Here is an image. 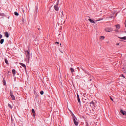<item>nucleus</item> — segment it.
<instances>
[{"label": "nucleus", "instance_id": "1", "mask_svg": "<svg viewBox=\"0 0 126 126\" xmlns=\"http://www.w3.org/2000/svg\"><path fill=\"white\" fill-rule=\"evenodd\" d=\"M26 58L25 61L27 63H29V60L30 59V53H29V51H26Z\"/></svg>", "mask_w": 126, "mask_h": 126}, {"label": "nucleus", "instance_id": "2", "mask_svg": "<svg viewBox=\"0 0 126 126\" xmlns=\"http://www.w3.org/2000/svg\"><path fill=\"white\" fill-rule=\"evenodd\" d=\"M72 116L73 117V121L74 125H75V126H78V124L79 123L78 121V119H77L75 116H74V114H72Z\"/></svg>", "mask_w": 126, "mask_h": 126}, {"label": "nucleus", "instance_id": "3", "mask_svg": "<svg viewBox=\"0 0 126 126\" xmlns=\"http://www.w3.org/2000/svg\"><path fill=\"white\" fill-rule=\"evenodd\" d=\"M105 31L106 32H112L113 31V28L110 27L105 28Z\"/></svg>", "mask_w": 126, "mask_h": 126}, {"label": "nucleus", "instance_id": "4", "mask_svg": "<svg viewBox=\"0 0 126 126\" xmlns=\"http://www.w3.org/2000/svg\"><path fill=\"white\" fill-rule=\"evenodd\" d=\"M19 65H21V66L23 67L24 68H25V69H26V66L25 65V64H23V63H20Z\"/></svg>", "mask_w": 126, "mask_h": 126}, {"label": "nucleus", "instance_id": "5", "mask_svg": "<svg viewBox=\"0 0 126 126\" xmlns=\"http://www.w3.org/2000/svg\"><path fill=\"white\" fill-rule=\"evenodd\" d=\"M90 104L91 107H95V103H94V102L92 101L90 103Z\"/></svg>", "mask_w": 126, "mask_h": 126}, {"label": "nucleus", "instance_id": "6", "mask_svg": "<svg viewBox=\"0 0 126 126\" xmlns=\"http://www.w3.org/2000/svg\"><path fill=\"white\" fill-rule=\"evenodd\" d=\"M54 9L56 10V11H59V7H58V5H56L54 6Z\"/></svg>", "mask_w": 126, "mask_h": 126}, {"label": "nucleus", "instance_id": "7", "mask_svg": "<svg viewBox=\"0 0 126 126\" xmlns=\"http://www.w3.org/2000/svg\"><path fill=\"white\" fill-rule=\"evenodd\" d=\"M88 20L90 21V22H91V23H94V24L95 23V21H93V20L91 19H89Z\"/></svg>", "mask_w": 126, "mask_h": 126}, {"label": "nucleus", "instance_id": "8", "mask_svg": "<svg viewBox=\"0 0 126 126\" xmlns=\"http://www.w3.org/2000/svg\"><path fill=\"white\" fill-rule=\"evenodd\" d=\"M5 37L6 38H9V34H8V32H5Z\"/></svg>", "mask_w": 126, "mask_h": 126}, {"label": "nucleus", "instance_id": "9", "mask_svg": "<svg viewBox=\"0 0 126 126\" xmlns=\"http://www.w3.org/2000/svg\"><path fill=\"white\" fill-rule=\"evenodd\" d=\"M61 18H63L64 17V14H63V12H61Z\"/></svg>", "mask_w": 126, "mask_h": 126}, {"label": "nucleus", "instance_id": "10", "mask_svg": "<svg viewBox=\"0 0 126 126\" xmlns=\"http://www.w3.org/2000/svg\"><path fill=\"white\" fill-rule=\"evenodd\" d=\"M115 27L116 28H118V29H120V28H121V26L120 24L115 25Z\"/></svg>", "mask_w": 126, "mask_h": 126}, {"label": "nucleus", "instance_id": "11", "mask_svg": "<svg viewBox=\"0 0 126 126\" xmlns=\"http://www.w3.org/2000/svg\"><path fill=\"white\" fill-rule=\"evenodd\" d=\"M100 40H101V41H103V40H105V36H100Z\"/></svg>", "mask_w": 126, "mask_h": 126}, {"label": "nucleus", "instance_id": "12", "mask_svg": "<svg viewBox=\"0 0 126 126\" xmlns=\"http://www.w3.org/2000/svg\"><path fill=\"white\" fill-rule=\"evenodd\" d=\"M10 96L12 100H15V97L14 96V95H11Z\"/></svg>", "mask_w": 126, "mask_h": 126}, {"label": "nucleus", "instance_id": "13", "mask_svg": "<svg viewBox=\"0 0 126 126\" xmlns=\"http://www.w3.org/2000/svg\"><path fill=\"white\" fill-rule=\"evenodd\" d=\"M77 100H78V103H80V98H79V95H77Z\"/></svg>", "mask_w": 126, "mask_h": 126}, {"label": "nucleus", "instance_id": "14", "mask_svg": "<svg viewBox=\"0 0 126 126\" xmlns=\"http://www.w3.org/2000/svg\"><path fill=\"white\" fill-rule=\"evenodd\" d=\"M3 43H4V39H1L0 44H3Z\"/></svg>", "mask_w": 126, "mask_h": 126}, {"label": "nucleus", "instance_id": "15", "mask_svg": "<svg viewBox=\"0 0 126 126\" xmlns=\"http://www.w3.org/2000/svg\"><path fill=\"white\" fill-rule=\"evenodd\" d=\"M119 38H120L121 40H126V36H124L123 37H120Z\"/></svg>", "mask_w": 126, "mask_h": 126}, {"label": "nucleus", "instance_id": "16", "mask_svg": "<svg viewBox=\"0 0 126 126\" xmlns=\"http://www.w3.org/2000/svg\"><path fill=\"white\" fill-rule=\"evenodd\" d=\"M70 70L71 71V72H72V73L74 72V69H73V68H70Z\"/></svg>", "mask_w": 126, "mask_h": 126}, {"label": "nucleus", "instance_id": "17", "mask_svg": "<svg viewBox=\"0 0 126 126\" xmlns=\"http://www.w3.org/2000/svg\"><path fill=\"white\" fill-rule=\"evenodd\" d=\"M12 73L14 75H15L16 74V71L15 69H13L12 70Z\"/></svg>", "mask_w": 126, "mask_h": 126}, {"label": "nucleus", "instance_id": "18", "mask_svg": "<svg viewBox=\"0 0 126 126\" xmlns=\"http://www.w3.org/2000/svg\"><path fill=\"white\" fill-rule=\"evenodd\" d=\"M5 63L6 64H9L8 60H7L6 59H5Z\"/></svg>", "mask_w": 126, "mask_h": 126}, {"label": "nucleus", "instance_id": "19", "mask_svg": "<svg viewBox=\"0 0 126 126\" xmlns=\"http://www.w3.org/2000/svg\"><path fill=\"white\" fill-rule=\"evenodd\" d=\"M3 83H4V85H6V81H5V80L4 79V78L3 79Z\"/></svg>", "mask_w": 126, "mask_h": 126}, {"label": "nucleus", "instance_id": "20", "mask_svg": "<svg viewBox=\"0 0 126 126\" xmlns=\"http://www.w3.org/2000/svg\"><path fill=\"white\" fill-rule=\"evenodd\" d=\"M14 14H15V15H16V16H18L19 15V14H18V13H17V12H14Z\"/></svg>", "mask_w": 126, "mask_h": 126}, {"label": "nucleus", "instance_id": "21", "mask_svg": "<svg viewBox=\"0 0 126 126\" xmlns=\"http://www.w3.org/2000/svg\"><path fill=\"white\" fill-rule=\"evenodd\" d=\"M103 18H100L98 20H96L95 22H97V21H101V20H103Z\"/></svg>", "mask_w": 126, "mask_h": 126}, {"label": "nucleus", "instance_id": "22", "mask_svg": "<svg viewBox=\"0 0 126 126\" xmlns=\"http://www.w3.org/2000/svg\"><path fill=\"white\" fill-rule=\"evenodd\" d=\"M114 31H115V32H116L117 33H118V32H119V30L118 29H115L114 30Z\"/></svg>", "mask_w": 126, "mask_h": 126}, {"label": "nucleus", "instance_id": "23", "mask_svg": "<svg viewBox=\"0 0 126 126\" xmlns=\"http://www.w3.org/2000/svg\"><path fill=\"white\" fill-rule=\"evenodd\" d=\"M40 94H41V95H43V94H44V91H41V92H40Z\"/></svg>", "mask_w": 126, "mask_h": 126}, {"label": "nucleus", "instance_id": "24", "mask_svg": "<svg viewBox=\"0 0 126 126\" xmlns=\"http://www.w3.org/2000/svg\"><path fill=\"white\" fill-rule=\"evenodd\" d=\"M32 112L33 114H35V110L34 109H32Z\"/></svg>", "mask_w": 126, "mask_h": 126}, {"label": "nucleus", "instance_id": "25", "mask_svg": "<svg viewBox=\"0 0 126 126\" xmlns=\"http://www.w3.org/2000/svg\"><path fill=\"white\" fill-rule=\"evenodd\" d=\"M8 107H9V108H10L11 109L12 108L11 105H10V104H8Z\"/></svg>", "mask_w": 126, "mask_h": 126}, {"label": "nucleus", "instance_id": "26", "mask_svg": "<svg viewBox=\"0 0 126 126\" xmlns=\"http://www.w3.org/2000/svg\"><path fill=\"white\" fill-rule=\"evenodd\" d=\"M110 100H111V101H112V102H113L114 101V100L113 99L112 97L110 96Z\"/></svg>", "mask_w": 126, "mask_h": 126}, {"label": "nucleus", "instance_id": "27", "mask_svg": "<svg viewBox=\"0 0 126 126\" xmlns=\"http://www.w3.org/2000/svg\"><path fill=\"white\" fill-rule=\"evenodd\" d=\"M2 35L0 34V39H2Z\"/></svg>", "mask_w": 126, "mask_h": 126}, {"label": "nucleus", "instance_id": "28", "mask_svg": "<svg viewBox=\"0 0 126 126\" xmlns=\"http://www.w3.org/2000/svg\"><path fill=\"white\" fill-rule=\"evenodd\" d=\"M55 44H59V42H56L55 43Z\"/></svg>", "mask_w": 126, "mask_h": 126}, {"label": "nucleus", "instance_id": "29", "mask_svg": "<svg viewBox=\"0 0 126 126\" xmlns=\"http://www.w3.org/2000/svg\"><path fill=\"white\" fill-rule=\"evenodd\" d=\"M125 26H126V21L125 22Z\"/></svg>", "mask_w": 126, "mask_h": 126}, {"label": "nucleus", "instance_id": "30", "mask_svg": "<svg viewBox=\"0 0 126 126\" xmlns=\"http://www.w3.org/2000/svg\"><path fill=\"white\" fill-rule=\"evenodd\" d=\"M117 46H119V45H120V44L119 43H117Z\"/></svg>", "mask_w": 126, "mask_h": 126}, {"label": "nucleus", "instance_id": "31", "mask_svg": "<svg viewBox=\"0 0 126 126\" xmlns=\"http://www.w3.org/2000/svg\"><path fill=\"white\" fill-rule=\"evenodd\" d=\"M60 46H61V47H62V44H60Z\"/></svg>", "mask_w": 126, "mask_h": 126}, {"label": "nucleus", "instance_id": "32", "mask_svg": "<svg viewBox=\"0 0 126 126\" xmlns=\"http://www.w3.org/2000/svg\"><path fill=\"white\" fill-rule=\"evenodd\" d=\"M33 117H35V113L34 114H33Z\"/></svg>", "mask_w": 126, "mask_h": 126}, {"label": "nucleus", "instance_id": "33", "mask_svg": "<svg viewBox=\"0 0 126 126\" xmlns=\"http://www.w3.org/2000/svg\"><path fill=\"white\" fill-rule=\"evenodd\" d=\"M1 15H2V14H0V16H1Z\"/></svg>", "mask_w": 126, "mask_h": 126}, {"label": "nucleus", "instance_id": "34", "mask_svg": "<svg viewBox=\"0 0 126 126\" xmlns=\"http://www.w3.org/2000/svg\"><path fill=\"white\" fill-rule=\"evenodd\" d=\"M92 80L91 79H90V81H91Z\"/></svg>", "mask_w": 126, "mask_h": 126}, {"label": "nucleus", "instance_id": "35", "mask_svg": "<svg viewBox=\"0 0 126 126\" xmlns=\"http://www.w3.org/2000/svg\"><path fill=\"white\" fill-rule=\"evenodd\" d=\"M123 77H124L125 78V76H124V75H122Z\"/></svg>", "mask_w": 126, "mask_h": 126}, {"label": "nucleus", "instance_id": "36", "mask_svg": "<svg viewBox=\"0 0 126 126\" xmlns=\"http://www.w3.org/2000/svg\"><path fill=\"white\" fill-rule=\"evenodd\" d=\"M60 52H61V53H63V52H62V51H60Z\"/></svg>", "mask_w": 126, "mask_h": 126}, {"label": "nucleus", "instance_id": "37", "mask_svg": "<svg viewBox=\"0 0 126 126\" xmlns=\"http://www.w3.org/2000/svg\"><path fill=\"white\" fill-rule=\"evenodd\" d=\"M38 30H40V28H38Z\"/></svg>", "mask_w": 126, "mask_h": 126}, {"label": "nucleus", "instance_id": "38", "mask_svg": "<svg viewBox=\"0 0 126 126\" xmlns=\"http://www.w3.org/2000/svg\"><path fill=\"white\" fill-rule=\"evenodd\" d=\"M77 95H78V94H77Z\"/></svg>", "mask_w": 126, "mask_h": 126}, {"label": "nucleus", "instance_id": "39", "mask_svg": "<svg viewBox=\"0 0 126 126\" xmlns=\"http://www.w3.org/2000/svg\"><path fill=\"white\" fill-rule=\"evenodd\" d=\"M86 126H89L88 125H87Z\"/></svg>", "mask_w": 126, "mask_h": 126}, {"label": "nucleus", "instance_id": "40", "mask_svg": "<svg viewBox=\"0 0 126 126\" xmlns=\"http://www.w3.org/2000/svg\"><path fill=\"white\" fill-rule=\"evenodd\" d=\"M125 33H126V32H125Z\"/></svg>", "mask_w": 126, "mask_h": 126}]
</instances>
